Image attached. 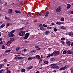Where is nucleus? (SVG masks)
<instances>
[{"instance_id":"26","label":"nucleus","mask_w":73,"mask_h":73,"mask_svg":"<svg viewBox=\"0 0 73 73\" xmlns=\"http://www.w3.org/2000/svg\"><path fill=\"white\" fill-rule=\"evenodd\" d=\"M2 48L3 49H5V46L4 45H3L2 47Z\"/></svg>"},{"instance_id":"6","label":"nucleus","mask_w":73,"mask_h":73,"mask_svg":"<svg viewBox=\"0 0 73 73\" xmlns=\"http://www.w3.org/2000/svg\"><path fill=\"white\" fill-rule=\"evenodd\" d=\"M67 68V66H65L64 67H62L60 68L61 70H65Z\"/></svg>"},{"instance_id":"56","label":"nucleus","mask_w":73,"mask_h":73,"mask_svg":"<svg viewBox=\"0 0 73 73\" xmlns=\"http://www.w3.org/2000/svg\"><path fill=\"white\" fill-rule=\"evenodd\" d=\"M53 54H54L53 53H52L51 54V56H53Z\"/></svg>"},{"instance_id":"39","label":"nucleus","mask_w":73,"mask_h":73,"mask_svg":"<svg viewBox=\"0 0 73 73\" xmlns=\"http://www.w3.org/2000/svg\"><path fill=\"white\" fill-rule=\"evenodd\" d=\"M61 40H62V41L64 40H65V38H61Z\"/></svg>"},{"instance_id":"30","label":"nucleus","mask_w":73,"mask_h":73,"mask_svg":"<svg viewBox=\"0 0 73 73\" xmlns=\"http://www.w3.org/2000/svg\"><path fill=\"white\" fill-rule=\"evenodd\" d=\"M61 28L62 29H65V27L64 26L62 27Z\"/></svg>"},{"instance_id":"57","label":"nucleus","mask_w":73,"mask_h":73,"mask_svg":"<svg viewBox=\"0 0 73 73\" xmlns=\"http://www.w3.org/2000/svg\"><path fill=\"white\" fill-rule=\"evenodd\" d=\"M51 60L52 61H54V59H53V58H52L51 59Z\"/></svg>"},{"instance_id":"46","label":"nucleus","mask_w":73,"mask_h":73,"mask_svg":"<svg viewBox=\"0 0 73 73\" xmlns=\"http://www.w3.org/2000/svg\"><path fill=\"white\" fill-rule=\"evenodd\" d=\"M7 2H5V6H7Z\"/></svg>"},{"instance_id":"10","label":"nucleus","mask_w":73,"mask_h":73,"mask_svg":"<svg viewBox=\"0 0 73 73\" xmlns=\"http://www.w3.org/2000/svg\"><path fill=\"white\" fill-rule=\"evenodd\" d=\"M13 12L12 10V9H9V11L8 13H9V14H11V13H12Z\"/></svg>"},{"instance_id":"38","label":"nucleus","mask_w":73,"mask_h":73,"mask_svg":"<svg viewBox=\"0 0 73 73\" xmlns=\"http://www.w3.org/2000/svg\"><path fill=\"white\" fill-rule=\"evenodd\" d=\"M7 72L8 73H11V72L9 71V70H7Z\"/></svg>"},{"instance_id":"5","label":"nucleus","mask_w":73,"mask_h":73,"mask_svg":"<svg viewBox=\"0 0 73 73\" xmlns=\"http://www.w3.org/2000/svg\"><path fill=\"white\" fill-rule=\"evenodd\" d=\"M53 53L54 54H58L60 53V52L57 51H55L53 52Z\"/></svg>"},{"instance_id":"35","label":"nucleus","mask_w":73,"mask_h":73,"mask_svg":"<svg viewBox=\"0 0 73 73\" xmlns=\"http://www.w3.org/2000/svg\"><path fill=\"white\" fill-rule=\"evenodd\" d=\"M20 49V47H17L16 48V50L17 51L19 50V49Z\"/></svg>"},{"instance_id":"61","label":"nucleus","mask_w":73,"mask_h":73,"mask_svg":"<svg viewBox=\"0 0 73 73\" xmlns=\"http://www.w3.org/2000/svg\"><path fill=\"white\" fill-rule=\"evenodd\" d=\"M2 40V38H0V41H1Z\"/></svg>"},{"instance_id":"60","label":"nucleus","mask_w":73,"mask_h":73,"mask_svg":"<svg viewBox=\"0 0 73 73\" xmlns=\"http://www.w3.org/2000/svg\"><path fill=\"white\" fill-rule=\"evenodd\" d=\"M71 14H73V11H72L71 12Z\"/></svg>"},{"instance_id":"31","label":"nucleus","mask_w":73,"mask_h":73,"mask_svg":"<svg viewBox=\"0 0 73 73\" xmlns=\"http://www.w3.org/2000/svg\"><path fill=\"white\" fill-rule=\"evenodd\" d=\"M55 68V69H58V68H59V67L58 66H55L54 68V69Z\"/></svg>"},{"instance_id":"12","label":"nucleus","mask_w":73,"mask_h":73,"mask_svg":"<svg viewBox=\"0 0 73 73\" xmlns=\"http://www.w3.org/2000/svg\"><path fill=\"white\" fill-rule=\"evenodd\" d=\"M5 25V24L4 23L2 24L0 27V29L3 28V27H4Z\"/></svg>"},{"instance_id":"1","label":"nucleus","mask_w":73,"mask_h":73,"mask_svg":"<svg viewBox=\"0 0 73 73\" xmlns=\"http://www.w3.org/2000/svg\"><path fill=\"white\" fill-rule=\"evenodd\" d=\"M25 34V31H21L19 33V36H24Z\"/></svg>"},{"instance_id":"2","label":"nucleus","mask_w":73,"mask_h":73,"mask_svg":"<svg viewBox=\"0 0 73 73\" xmlns=\"http://www.w3.org/2000/svg\"><path fill=\"white\" fill-rule=\"evenodd\" d=\"M29 33H27L25 35V36L24 38V39H25V40H27V39H28V37L29 36Z\"/></svg>"},{"instance_id":"59","label":"nucleus","mask_w":73,"mask_h":73,"mask_svg":"<svg viewBox=\"0 0 73 73\" xmlns=\"http://www.w3.org/2000/svg\"><path fill=\"white\" fill-rule=\"evenodd\" d=\"M36 73H40V72L38 71L36 72Z\"/></svg>"},{"instance_id":"37","label":"nucleus","mask_w":73,"mask_h":73,"mask_svg":"<svg viewBox=\"0 0 73 73\" xmlns=\"http://www.w3.org/2000/svg\"><path fill=\"white\" fill-rule=\"evenodd\" d=\"M43 25L44 27H45V28H46V27H47V25H46L43 24Z\"/></svg>"},{"instance_id":"55","label":"nucleus","mask_w":73,"mask_h":73,"mask_svg":"<svg viewBox=\"0 0 73 73\" xmlns=\"http://www.w3.org/2000/svg\"><path fill=\"white\" fill-rule=\"evenodd\" d=\"M35 48H38V46H35Z\"/></svg>"},{"instance_id":"11","label":"nucleus","mask_w":73,"mask_h":73,"mask_svg":"<svg viewBox=\"0 0 73 73\" xmlns=\"http://www.w3.org/2000/svg\"><path fill=\"white\" fill-rule=\"evenodd\" d=\"M45 33L46 35H48V34H49V33H50V32L49 31H47L45 32Z\"/></svg>"},{"instance_id":"44","label":"nucleus","mask_w":73,"mask_h":73,"mask_svg":"<svg viewBox=\"0 0 73 73\" xmlns=\"http://www.w3.org/2000/svg\"><path fill=\"white\" fill-rule=\"evenodd\" d=\"M61 43L62 44H64L65 42H64V41H61Z\"/></svg>"},{"instance_id":"9","label":"nucleus","mask_w":73,"mask_h":73,"mask_svg":"<svg viewBox=\"0 0 73 73\" xmlns=\"http://www.w3.org/2000/svg\"><path fill=\"white\" fill-rule=\"evenodd\" d=\"M68 35L73 37V33L71 32H69L68 33Z\"/></svg>"},{"instance_id":"47","label":"nucleus","mask_w":73,"mask_h":73,"mask_svg":"<svg viewBox=\"0 0 73 73\" xmlns=\"http://www.w3.org/2000/svg\"><path fill=\"white\" fill-rule=\"evenodd\" d=\"M23 29H23V28H22L20 29V30L21 31H23Z\"/></svg>"},{"instance_id":"18","label":"nucleus","mask_w":73,"mask_h":73,"mask_svg":"<svg viewBox=\"0 0 73 73\" xmlns=\"http://www.w3.org/2000/svg\"><path fill=\"white\" fill-rule=\"evenodd\" d=\"M14 41V39L13 38H11L10 39V40L9 41L11 42H12V41Z\"/></svg>"},{"instance_id":"23","label":"nucleus","mask_w":73,"mask_h":73,"mask_svg":"<svg viewBox=\"0 0 73 73\" xmlns=\"http://www.w3.org/2000/svg\"><path fill=\"white\" fill-rule=\"evenodd\" d=\"M17 58L18 59H20V60H21V59H23L24 58V57H18Z\"/></svg>"},{"instance_id":"17","label":"nucleus","mask_w":73,"mask_h":73,"mask_svg":"<svg viewBox=\"0 0 73 73\" xmlns=\"http://www.w3.org/2000/svg\"><path fill=\"white\" fill-rule=\"evenodd\" d=\"M15 12L16 13H19L20 14L21 13V12H20V11H17V10H15Z\"/></svg>"},{"instance_id":"25","label":"nucleus","mask_w":73,"mask_h":73,"mask_svg":"<svg viewBox=\"0 0 73 73\" xmlns=\"http://www.w3.org/2000/svg\"><path fill=\"white\" fill-rule=\"evenodd\" d=\"M5 19L7 20H10V18H8L6 16L5 17Z\"/></svg>"},{"instance_id":"16","label":"nucleus","mask_w":73,"mask_h":73,"mask_svg":"<svg viewBox=\"0 0 73 73\" xmlns=\"http://www.w3.org/2000/svg\"><path fill=\"white\" fill-rule=\"evenodd\" d=\"M51 66H52V68H54L55 66H56L55 64H52Z\"/></svg>"},{"instance_id":"3","label":"nucleus","mask_w":73,"mask_h":73,"mask_svg":"<svg viewBox=\"0 0 73 73\" xmlns=\"http://www.w3.org/2000/svg\"><path fill=\"white\" fill-rule=\"evenodd\" d=\"M61 11V7H59L56 10V12H60Z\"/></svg>"},{"instance_id":"42","label":"nucleus","mask_w":73,"mask_h":73,"mask_svg":"<svg viewBox=\"0 0 73 73\" xmlns=\"http://www.w3.org/2000/svg\"><path fill=\"white\" fill-rule=\"evenodd\" d=\"M47 28L48 29H50L52 28V27H48Z\"/></svg>"},{"instance_id":"62","label":"nucleus","mask_w":73,"mask_h":73,"mask_svg":"<svg viewBox=\"0 0 73 73\" xmlns=\"http://www.w3.org/2000/svg\"><path fill=\"white\" fill-rule=\"evenodd\" d=\"M51 25H54V23H52L51 24Z\"/></svg>"},{"instance_id":"64","label":"nucleus","mask_w":73,"mask_h":73,"mask_svg":"<svg viewBox=\"0 0 73 73\" xmlns=\"http://www.w3.org/2000/svg\"><path fill=\"white\" fill-rule=\"evenodd\" d=\"M71 45H72V46H73V42H72V43Z\"/></svg>"},{"instance_id":"52","label":"nucleus","mask_w":73,"mask_h":73,"mask_svg":"<svg viewBox=\"0 0 73 73\" xmlns=\"http://www.w3.org/2000/svg\"><path fill=\"white\" fill-rule=\"evenodd\" d=\"M17 54H21V52H18Z\"/></svg>"},{"instance_id":"28","label":"nucleus","mask_w":73,"mask_h":73,"mask_svg":"<svg viewBox=\"0 0 73 73\" xmlns=\"http://www.w3.org/2000/svg\"><path fill=\"white\" fill-rule=\"evenodd\" d=\"M9 25H10V24L9 23H7L6 25V27L8 28V27Z\"/></svg>"},{"instance_id":"43","label":"nucleus","mask_w":73,"mask_h":73,"mask_svg":"<svg viewBox=\"0 0 73 73\" xmlns=\"http://www.w3.org/2000/svg\"><path fill=\"white\" fill-rule=\"evenodd\" d=\"M11 52V50H8L6 51V52Z\"/></svg>"},{"instance_id":"48","label":"nucleus","mask_w":73,"mask_h":73,"mask_svg":"<svg viewBox=\"0 0 73 73\" xmlns=\"http://www.w3.org/2000/svg\"><path fill=\"white\" fill-rule=\"evenodd\" d=\"M25 43H28V41L25 40Z\"/></svg>"},{"instance_id":"22","label":"nucleus","mask_w":73,"mask_h":73,"mask_svg":"<svg viewBox=\"0 0 73 73\" xmlns=\"http://www.w3.org/2000/svg\"><path fill=\"white\" fill-rule=\"evenodd\" d=\"M14 36V34H11L9 35L10 37H13Z\"/></svg>"},{"instance_id":"8","label":"nucleus","mask_w":73,"mask_h":73,"mask_svg":"<svg viewBox=\"0 0 73 73\" xmlns=\"http://www.w3.org/2000/svg\"><path fill=\"white\" fill-rule=\"evenodd\" d=\"M66 44H67L68 46H70V42L68 40L66 42Z\"/></svg>"},{"instance_id":"50","label":"nucleus","mask_w":73,"mask_h":73,"mask_svg":"<svg viewBox=\"0 0 73 73\" xmlns=\"http://www.w3.org/2000/svg\"><path fill=\"white\" fill-rule=\"evenodd\" d=\"M7 60L6 59H5L3 61L5 62H7Z\"/></svg>"},{"instance_id":"15","label":"nucleus","mask_w":73,"mask_h":73,"mask_svg":"<svg viewBox=\"0 0 73 73\" xmlns=\"http://www.w3.org/2000/svg\"><path fill=\"white\" fill-rule=\"evenodd\" d=\"M70 7H71V5L69 4H67V9H69L70 8Z\"/></svg>"},{"instance_id":"19","label":"nucleus","mask_w":73,"mask_h":73,"mask_svg":"<svg viewBox=\"0 0 73 73\" xmlns=\"http://www.w3.org/2000/svg\"><path fill=\"white\" fill-rule=\"evenodd\" d=\"M33 68V67L31 66H29L27 68V69H31Z\"/></svg>"},{"instance_id":"49","label":"nucleus","mask_w":73,"mask_h":73,"mask_svg":"<svg viewBox=\"0 0 73 73\" xmlns=\"http://www.w3.org/2000/svg\"><path fill=\"white\" fill-rule=\"evenodd\" d=\"M56 24L57 25H59V22H58V21L57 22Z\"/></svg>"},{"instance_id":"14","label":"nucleus","mask_w":73,"mask_h":73,"mask_svg":"<svg viewBox=\"0 0 73 73\" xmlns=\"http://www.w3.org/2000/svg\"><path fill=\"white\" fill-rule=\"evenodd\" d=\"M12 43L10 41H9L7 42V46H9V45H10V44Z\"/></svg>"},{"instance_id":"21","label":"nucleus","mask_w":73,"mask_h":73,"mask_svg":"<svg viewBox=\"0 0 73 73\" xmlns=\"http://www.w3.org/2000/svg\"><path fill=\"white\" fill-rule=\"evenodd\" d=\"M49 12H47L46 13V17H47V16H48L49 15Z\"/></svg>"},{"instance_id":"40","label":"nucleus","mask_w":73,"mask_h":73,"mask_svg":"<svg viewBox=\"0 0 73 73\" xmlns=\"http://www.w3.org/2000/svg\"><path fill=\"white\" fill-rule=\"evenodd\" d=\"M66 50H64L63 52V53L64 54H66Z\"/></svg>"},{"instance_id":"4","label":"nucleus","mask_w":73,"mask_h":73,"mask_svg":"<svg viewBox=\"0 0 73 73\" xmlns=\"http://www.w3.org/2000/svg\"><path fill=\"white\" fill-rule=\"evenodd\" d=\"M39 26L40 27V29L41 31H45V29H44V28L43 27V26H42V25H40Z\"/></svg>"},{"instance_id":"7","label":"nucleus","mask_w":73,"mask_h":73,"mask_svg":"<svg viewBox=\"0 0 73 73\" xmlns=\"http://www.w3.org/2000/svg\"><path fill=\"white\" fill-rule=\"evenodd\" d=\"M68 54H71L73 53V51L69 50L68 51L66 52Z\"/></svg>"},{"instance_id":"53","label":"nucleus","mask_w":73,"mask_h":73,"mask_svg":"<svg viewBox=\"0 0 73 73\" xmlns=\"http://www.w3.org/2000/svg\"><path fill=\"white\" fill-rule=\"evenodd\" d=\"M53 72L54 73H55V72H56V70H55L53 71Z\"/></svg>"},{"instance_id":"29","label":"nucleus","mask_w":73,"mask_h":73,"mask_svg":"<svg viewBox=\"0 0 73 73\" xmlns=\"http://www.w3.org/2000/svg\"><path fill=\"white\" fill-rule=\"evenodd\" d=\"M15 32V31L13 30L10 32V33H14V32Z\"/></svg>"},{"instance_id":"41","label":"nucleus","mask_w":73,"mask_h":73,"mask_svg":"<svg viewBox=\"0 0 73 73\" xmlns=\"http://www.w3.org/2000/svg\"><path fill=\"white\" fill-rule=\"evenodd\" d=\"M50 56H51V54H49L47 56V58H49V57H50Z\"/></svg>"},{"instance_id":"27","label":"nucleus","mask_w":73,"mask_h":73,"mask_svg":"<svg viewBox=\"0 0 73 73\" xmlns=\"http://www.w3.org/2000/svg\"><path fill=\"white\" fill-rule=\"evenodd\" d=\"M28 60H29V61H30L31 60H32V57H29L28 58Z\"/></svg>"},{"instance_id":"58","label":"nucleus","mask_w":73,"mask_h":73,"mask_svg":"<svg viewBox=\"0 0 73 73\" xmlns=\"http://www.w3.org/2000/svg\"><path fill=\"white\" fill-rule=\"evenodd\" d=\"M2 67V65H0V69H1Z\"/></svg>"},{"instance_id":"13","label":"nucleus","mask_w":73,"mask_h":73,"mask_svg":"<svg viewBox=\"0 0 73 73\" xmlns=\"http://www.w3.org/2000/svg\"><path fill=\"white\" fill-rule=\"evenodd\" d=\"M36 57L38 60H40V55H38L36 56Z\"/></svg>"},{"instance_id":"33","label":"nucleus","mask_w":73,"mask_h":73,"mask_svg":"<svg viewBox=\"0 0 73 73\" xmlns=\"http://www.w3.org/2000/svg\"><path fill=\"white\" fill-rule=\"evenodd\" d=\"M57 31V29L56 28H55L54 29V32H56Z\"/></svg>"},{"instance_id":"54","label":"nucleus","mask_w":73,"mask_h":73,"mask_svg":"<svg viewBox=\"0 0 73 73\" xmlns=\"http://www.w3.org/2000/svg\"><path fill=\"white\" fill-rule=\"evenodd\" d=\"M35 58H35V57H34V56H33V57H32V59H35Z\"/></svg>"},{"instance_id":"24","label":"nucleus","mask_w":73,"mask_h":73,"mask_svg":"<svg viewBox=\"0 0 73 73\" xmlns=\"http://www.w3.org/2000/svg\"><path fill=\"white\" fill-rule=\"evenodd\" d=\"M44 63L45 64H48L49 63V62L48 61H45L44 62Z\"/></svg>"},{"instance_id":"20","label":"nucleus","mask_w":73,"mask_h":73,"mask_svg":"<svg viewBox=\"0 0 73 73\" xmlns=\"http://www.w3.org/2000/svg\"><path fill=\"white\" fill-rule=\"evenodd\" d=\"M21 72H25V69L24 68L22 69Z\"/></svg>"},{"instance_id":"51","label":"nucleus","mask_w":73,"mask_h":73,"mask_svg":"<svg viewBox=\"0 0 73 73\" xmlns=\"http://www.w3.org/2000/svg\"><path fill=\"white\" fill-rule=\"evenodd\" d=\"M0 4H3V2H2V1H0Z\"/></svg>"},{"instance_id":"36","label":"nucleus","mask_w":73,"mask_h":73,"mask_svg":"<svg viewBox=\"0 0 73 73\" xmlns=\"http://www.w3.org/2000/svg\"><path fill=\"white\" fill-rule=\"evenodd\" d=\"M64 24V23L60 22H59V25H60L61 24Z\"/></svg>"},{"instance_id":"32","label":"nucleus","mask_w":73,"mask_h":73,"mask_svg":"<svg viewBox=\"0 0 73 73\" xmlns=\"http://www.w3.org/2000/svg\"><path fill=\"white\" fill-rule=\"evenodd\" d=\"M61 20L62 21H64V18H61Z\"/></svg>"},{"instance_id":"45","label":"nucleus","mask_w":73,"mask_h":73,"mask_svg":"<svg viewBox=\"0 0 73 73\" xmlns=\"http://www.w3.org/2000/svg\"><path fill=\"white\" fill-rule=\"evenodd\" d=\"M3 44V41H1L0 42V44L1 45H2Z\"/></svg>"},{"instance_id":"34","label":"nucleus","mask_w":73,"mask_h":73,"mask_svg":"<svg viewBox=\"0 0 73 73\" xmlns=\"http://www.w3.org/2000/svg\"><path fill=\"white\" fill-rule=\"evenodd\" d=\"M23 51L24 52H27V49L26 48L24 49L23 50Z\"/></svg>"},{"instance_id":"63","label":"nucleus","mask_w":73,"mask_h":73,"mask_svg":"<svg viewBox=\"0 0 73 73\" xmlns=\"http://www.w3.org/2000/svg\"><path fill=\"white\" fill-rule=\"evenodd\" d=\"M48 49L49 50H51L52 49V48H48Z\"/></svg>"}]
</instances>
